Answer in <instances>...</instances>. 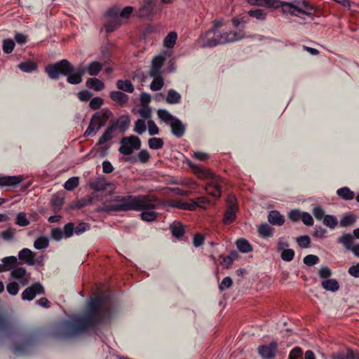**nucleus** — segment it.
Segmentation results:
<instances>
[{
	"instance_id": "obj_1",
	"label": "nucleus",
	"mask_w": 359,
	"mask_h": 359,
	"mask_svg": "<svg viewBox=\"0 0 359 359\" xmlns=\"http://www.w3.org/2000/svg\"><path fill=\"white\" fill-rule=\"evenodd\" d=\"M118 311V304L110 295L101 294L91 297L86 311L71 320H62L60 323V331L64 338L80 335L97 323L109 320Z\"/></svg>"
},
{
	"instance_id": "obj_2",
	"label": "nucleus",
	"mask_w": 359,
	"mask_h": 359,
	"mask_svg": "<svg viewBox=\"0 0 359 359\" xmlns=\"http://www.w3.org/2000/svg\"><path fill=\"white\" fill-rule=\"evenodd\" d=\"M252 6H264L269 8H281L283 13L301 17L302 15L311 16L313 7L305 1H294L292 2L282 1L280 0H246Z\"/></svg>"
},
{
	"instance_id": "obj_3",
	"label": "nucleus",
	"mask_w": 359,
	"mask_h": 359,
	"mask_svg": "<svg viewBox=\"0 0 359 359\" xmlns=\"http://www.w3.org/2000/svg\"><path fill=\"white\" fill-rule=\"evenodd\" d=\"M243 30L225 31L224 29H210L202 38V47H214L228 43H232L245 38Z\"/></svg>"
},
{
	"instance_id": "obj_4",
	"label": "nucleus",
	"mask_w": 359,
	"mask_h": 359,
	"mask_svg": "<svg viewBox=\"0 0 359 359\" xmlns=\"http://www.w3.org/2000/svg\"><path fill=\"white\" fill-rule=\"evenodd\" d=\"M137 201L130 196H116L109 204H103L97 208L98 212H107L118 211H128L130 209H137Z\"/></svg>"
},
{
	"instance_id": "obj_5",
	"label": "nucleus",
	"mask_w": 359,
	"mask_h": 359,
	"mask_svg": "<svg viewBox=\"0 0 359 359\" xmlns=\"http://www.w3.org/2000/svg\"><path fill=\"white\" fill-rule=\"evenodd\" d=\"M45 72L51 80H57L60 76H69L72 72L73 65L67 59L48 64L45 67Z\"/></svg>"
},
{
	"instance_id": "obj_6",
	"label": "nucleus",
	"mask_w": 359,
	"mask_h": 359,
	"mask_svg": "<svg viewBox=\"0 0 359 359\" xmlns=\"http://www.w3.org/2000/svg\"><path fill=\"white\" fill-rule=\"evenodd\" d=\"M137 201V209L130 210L142 211L141 218L146 222H151L156 219L157 213L155 212L156 201L151 202L148 196H130Z\"/></svg>"
},
{
	"instance_id": "obj_7",
	"label": "nucleus",
	"mask_w": 359,
	"mask_h": 359,
	"mask_svg": "<svg viewBox=\"0 0 359 359\" xmlns=\"http://www.w3.org/2000/svg\"><path fill=\"white\" fill-rule=\"evenodd\" d=\"M158 118L169 126L172 133L177 137H181L185 132V126L177 117L172 116L165 109H158Z\"/></svg>"
},
{
	"instance_id": "obj_8",
	"label": "nucleus",
	"mask_w": 359,
	"mask_h": 359,
	"mask_svg": "<svg viewBox=\"0 0 359 359\" xmlns=\"http://www.w3.org/2000/svg\"><path fill=\"white\" fill-rule=\"evenodd\" d=\"M37 335L36 332L22 334V340L15 344L13 352L17 355L29 354L34 345Z\"/></svg>"
},
{
	"instance_id": "obj_9",
	"label": "nucleus",
	"mask_w": 359,
	"mask_h": 359,
	"mask_svg": "<svg viewBox=\"0 0 359 359\" xmlns=\"http://www.w3.org/2000/svg\"><path fill=\"white\" fill-rule=\"evenodd\" d=\"M121 147L118 151L126 156L130 155L133 151L138 150L141 147V141L137 136L132 135L130 137H124L121 140Z\"/></svg>"
},
{
	"instance_id": "obj_10",
	"label": "nucleus",
	"mask_w": 359,
	"mask_h": 359,
	"mask_svg": "<svg viewBox=\"0 0 359 359\" xmlns=\"http://www.w3.org/2000/svg\"><path fill=\"white\" fill-rule=\"evenodd\" d=\"M228 206L225 210L223 222L228 225L231 224L236 219V214L238 210L236 199L233 196H229L227 199Z\"/></svg>"
},
{
	"instance_id": "obj_11",
	"label": "nucleus",
	"mask_w": 359,
	"mask_h": 359,
	"mask_svg": "<svg viewBox=\"0 0 359 359\" xmlns=\"http://www.w3.org/2000/svg\"><path fill=\"white\" fill-rule=\"evenodd\" d=\"M156 7L155 0H143L137 12L138 16L143 19H150L155 13Z\"/></svg>"
},
{
	"instance_id": "obj_12",
	"label": "nucleus",
	"mask_w": 359,
	"mask_h": 359,
	"mask_svg": "<svg viewBox=\"0 0 359 359\" xmlns=\"http://www.w3.org/2000/svg\"><path fill=\"white\" fill-rule=\"evenodd\" d=\"M45 289L41 283L36 282L30 287H27L22 293V299L26 301L33 300L36 295L44 294Z\"/></svg>"
},
{
	"instance_id": "obj_13",
	"label": "nucleus",
	"mask_w": 359,
	"mask_h": 359,
	"mask_svg": "<svg viewBox=\"0 0 359 359\" xmlns=\"http://www.w3.org/2000/svg\"><path fill=\"white\" fill-rule=\"evenodd\" d=\"M257 350L258 353L263 359H272L276 355L278 344L273 341L267 345L259 346Z\"/></svg>"
},
{
	"instance_id": "obj_14",
	"label": "nucleus",
	"mask_w": 359,
	"mask_h": 359,
	"mask_svg": "<svg viewBox=\"0 0 359 359\" xmlns=\"http://www.w3.org/2000/svg\"><path fill=\"white\" fill-rule=\"evenodd\" d=\"M153 78V81L150 85V88L152 90H157V55H154L151 60V69L147 72L146 74L142 73V81H145V80L149 78Z\"/></svg>"
},
{
	"instance_id": "obj_15",
	"label": "nucleus",
	"mask_w": 359,
	"mask_h": 359,
	"mask_svg": "<svg viewBox=\"0 0 359 359\" xmlns=\"http://www.w3.org/2000/svg\"><path fill=\"white\" fill-rule=\"evenodd\" d=\"M221 179L218 177L210 180L205 186L206 192L215 198H219L221 196Z\"/></svg>"
},
{
	"instance_id": "obj_16",
	"label": "nucleus",
	"mask_w": 359,
	"mask_h": 359,
	"mask_svg": "<svg viewBox=\"0 0 359 359\" xmlns=\"http://www.w3.org/2000/svg\"><path fill=\"white\" fill-rule=\"evenodd\" d=\"M171 55L170 50H163L158 54V90L164 86V80L162 75L165 72V69H162V67L167 57Z\"/></svg>"
},
{
	"instance_id": "obj_17",
	"label": "nucleus",
	"mask_w": 359,
	"mask_h": 359,
	"mask_svg": "<svg viewBox=\"0 0 359 359\" xmlns=\"http://www.w3.org/2000/svg\"><path fill=\"white\" fill-rule=\"evenodd\" d=\"M87 72V67H75L73 66L72 73H69L67 81L72 85H77L82 82V77Z\"/></svg>"
},
{
	"instance_id": "obj_18",
	"label": "nucleus",
	"mask_w": 359,
	"mask_h": 359,
	"mask_svg": "<svg viewBox=\"0 0 359 359\" xmlns=\"http://www.w3.org/2000/svg\"><path fill=\"white\" fill-rule=\"evenodd\" d=\"M22 176H1L0 175V187H16L22 181Z\"/></svg>"
},
{
	"instance_id": "obj_19",
	"label": "nucleus",
	"mask_w": 359,
	"mask_h": 359,
	"mask_svg": "<svg viewBox=\"0 0 359 359\" xmlns=\"http://www.w3.org/2000/svg\"><path fill=\"white\" fill-rule=\"evenodd\" d=\"M268 222L275 226H282L285 218L278 210H271L268 215Z\"/></svg>"
},
{
	"instance_id": "obj_20",
	"label": "nucleus",
	"mask_w": 359,
	"mask_h": 359,
	"mask_svg": "<svg viewBox=\"0 0 359 359\" xmlns=\"http://www.w3.org/2000/svg\"><path fill=\"white\" fill-rule=\"evenodd\" d=\"M109 97L113 101L118 103L120 106H124L129 100L128 95L120 90L111 91Z\"/></svg>"
},
{
	"instance_id": "obj_21",
	"label": "nucleus",
	"mask_w": 359,
	"mask_h": 359,
	"mask_svg": "<svg viewBox=\"0 0 359 359\" xmlns=\"http://www.w3.org/2000/svg\"><path fill=\"white\" fill-rule=\"evenodd\" d=\"M354 236L349 233H343L337 238V243L341 244L345 249L350 250L353 247Z\"/></svg>"
},
{
	"instance_id": "obj_22",
	"label": "nucleus",
	"mask_w": 359,
	"mask_h": 359,
	"mask_svg": "<svg viewBox=\"0 0 359 359\" xmlns=\"http://www.w3.org/2000/svg\"><path fill=\"white\" fill-rule=\"evenodd\" d=\"M65 197L63 193H56L55 194L51 199V204L54 211H59L64 203Z\"/></svg>"
},
{
	"instance_id": "obj_23",
	"label": "nucleus",
	"mask_w": 359,
	"mask_h": 359,
	"mask_svg": "<svg viewBox=\"0 0 359 359\" xmlns=\"http://www.w3.org/2000/svg\"><path fill=\"white\" fill-rule=\"evenodd\" d=\"M88 88L93 89L95 91H100L104 88V83L97 78H89L86 83Z\"/></svg>"
},
{
	"instance_id": "obj_24",
	"label": "nucleus",
	"mask_w": 359,
	"mask_h": 359,
	"mask_svg": "<svg viewBox=\"0 0 359 359\" xmlns=\"http://www.w3.org/2000/svg\"><path fill=\"white\" fill-rule=\"evenodd\" d=\"M322 287L327 291L337 292L339 289V284L336 279H327L322 281Z\"/></svg>"
},
{
	"instance_id": "obj_25",
	"label": "nucleus",
	"mask_w": 359,
	"mask_h": 359,
	"mask_svg": "<svg viewBox=\"0 0 359 359\" xmlns=\"http://www.w3.org/2000/svg\"><path fill=\"white\" fill-rule=\"evenodd\" d=\"M356 219V216L353 213L346 214L341 218L339 225L343 228L351 226L355 223Z\"/></svg>"
},
{
	"instance_id": "obj_26",
	"label": "nucleus",
	"mask_w": 359,
	"mask_h": 359,
	"mask_svg": "<svg viewBox=\"0 0 359 359\" xmlns=\"http://www.w3.org/2000/svg\"><path fill=\"white\" fill-rule=\"evenodd\" d=\"M36 256V254L29 248H23L18 252L19 259L29 265V260H32Z\"/></svg>"
},
{
	"instance_id": "obj_27",
	"label": "nucleus",
	"mask_w": 359,
	"mask_h": 359,
	"mask_svg": "<svg viewBox=\"0 0 359 359\" xmlns=\"http://www.w3.org/2000/svg\"><path fill=\"white\" fill-rule=\"evenodd\" d=\"M130 123L129 117L126 115L121 116L116 121H114L111 125H115L121 132L124 133L128 128Z\"/></svg>"
},
{
	"instance_id": "obj_28",
	"label": "nucleus",
	"mask_w": 359,
	"mask_h": 359,
	"mask_svg": "<svg viewBox=\"0 0 359 359\" xmlns=\"http://www.w3.org/2000/svg\"><path fill=\"white\" fill-rule=\"evenodd\" d=\"M115 129V125H110L105 130L104 133L99 138V140L97 143V145H102L106 142L111 140L113 138V133Z\"/></svg>"
},
{
	"instance_id": "obj_29",
	"label": "nucleus",
	"mask_w": 359,
	"mask_h": 359,
	"mask_svg": "<svg viewBox=\"0 0 359 359\" xmlns=\"http://www.w3.org/2000/svg\"><path fill=\"white\" fill-rule=\"evenodd\" d=\"M90 188L97 191H104L107 188L104 178H96L89 183Z\"/></svg>"
},
{
	"instance_id": "obj_30",
	"label": "nucleus",
	"mask_w": 359,
	"mask_h": 359,
	"mask_svg": "<svg viewBox=\"0 0 359 359\" xmlns=\"http://www.w3.org/2000/svg\"><path fill=\"white\" fill-rule=\"evenodd\" d=\"M177 34L176 32H170L163 40V46L168 49L172 48L177 41Z\"/></svg>"
},
{
	"instance_id": "obj_31",
	"label": "nucleus",
	"mask_w": 359,
	"mask_h": 359,
	"mask_svg": "<svg viewBox=\"0 0 359 359\" xmlns=\"http://www.w3.org/2000/svg\"><path fill=\"white\" fill-rule=\"evenodd\" d=\"M103 67V65L97 61H93L87 67V72L90 76H97Z\"/></svg>"
},
{
	"instance_id": "obj_32",
	"label": "nucleus",
	"mask_w": 359,
	"mask_h": 359,
	"mask_svg": "<svg viewBox=\"0 0 359 359\" xmlns=\"http://www.w3.org/2000/svg\"><path fill=\"white\" fill-rule=\"evenodd\" d=\"M236 247L242 253H248L252 251V247L250 243L245 238H239L236 241Z\"/></svg>"
},
{
	"instance_id": "obj_33",
	"label": "nucleus",
	"mask_w": 359,
	"mask_h": 359,
	"mask_svg": "<svg viewBox=\"0 0 359 359\" xmlns=\"http://www.w3.org/2000/svg\"><path fill=\"white\" fill-rule=\"evenodd\" d=\"M116 87L126 93H132L134 91V86L129 80H118L116 82Z\"/></svg>"
},
{
	"instance_id": "obj_34",
	"label": "nucleus",
	"mask_w": 359,
	"mask_h": 359,
	"mask_svg": "<svg viewBox=\"0 0 359 359\" xmlns=\"http://www.w3.org/2000/svg\"><path fill=\"white\" fill-rule=\"evenodd\" d=\"M18 67L22 72L26 73H31L37 69V65L31 60L20 62Z\"/></svg>"
},
{
	"instance_id": "obj_35",
	"label": "nucleus",
	"mask_w": 359,
	"mask_h": 359,
	"mask_svg": "<svg viewBox=\"0 0 359 359\" xmlns=\"http://www.w3.org/2000/svg\"><path fill=\"white\" fill-rule=\"evenodd\" d=\"M17 258L15 256L6 257L1 259V266L4 271H9L17 264Z\"/></svg>"
},
{
	"instance_id": "obj_36",
	"label": "nucleus",
	"mask_w": 359,
	"mask_h": 359,
	"mask_svg": "<svg viewBox=\"0 0 359 359\" xmlns=\"http://www.w3.org/2000/svg\"><path fill=\"white\" fill-rule=\"evenodd\" d=\"M337 195L346 201H350L353 199L355 194L348 187H344L339 189L337 191Z\"/></svg>"
},
{
	"instance_id": "obj_37",
	"label": "nucleus",
	"mask_w": 359,
	"mask_h": 359,
	"mask_svg": "<svg viewBox=\"0 0 359 359\" xmlns=\"http://www.w3.org/2000/svg\"><path fill=\"white\" fill-rule=\"evenodd\" d=\"M258 233L262 238H269L273 236V229L269 224H262L258 227Z\"/></svg>"
},
{
	"instance_id": "obj_38",
	"label": "nucleus",
	"mask_w": 359,
	"mask_h": 359,
	"mask_svg": "<svg viewBox=\"0 0 359 359\" xmlns=\"http://www.w3.org/2000/svg\"><path fill=\"white\" fill-rule=\"evenodd\" d=\"M181 100V95L180 93L176 92L175 90L171 89L168 92V95L165 98V101L167 103L170 104H177Z\"/></svg>"
},
{
	"instance_id": "obj_39",
	"label": "nucleus",
	"mask_w": 359,
	"mask_h": 359,
	"mask_svg": "<svg viewBox=\"0 0 359 359\" xmlns=\"http://www.w3.org/2000/svg\"><path fill=\"white\" fill-rule=\"evenodd\" d=\"M323 223L325 226L330 228V229H334L337 224V218L333 215H327L325 216Z\"/></svg>"
},
{
	"instance_id": "obj_40",
	"label": "nucleus",
	"mask_w": 359,
	"mask_h": 359,
	"mask_svg": "<svg viewBox=\"0 0 359 359\" xmlns=\"http://www.w3.org/2000/svg\"><path fill=\"white\" fill-rule=\"evenodd\" d=\"M170 230L172 235L177 239H182L184 235V229L182 224H171Z\"/></svg>"
},
{
	"instance_id": "obj_41",
	"label": "nucleus",
	"mask_w": 359,
	"mask_h": 359,
	"mask_svg": "<svg viewBox=\"0 0 359 359\" xmlns=\"http://www.w3.org/2000/svg\"><path fill=\"white\" fill-rule=\"evenodd\" d=\"M48 245H49V241L45 236H40V237L37 238L34 243V247L36 250L46 249L48 247Z\"/></svg>"
},
{
	"instance_id": "obj_42",
	"label": "nucleus",
	"mask_w": 359,
	"mask_h": 359,
	"mask_svg": "<svg viewBox=\"0 0 359 359\" xmlns=\"http://www.w3.org/2000/svg\"><path fill=\"white\" fill-rule=\"evenodd\" d=\"M248 14L249 16L255 18L259 20H264L266 16V13L264 10L259 8L250 10L248 12Z\"/></svg>"
},
{
	"instance_id": "obj_43",
	"label": "nucleus",
	"mask_w": 359,
	"mask_h": 359,
	"mask_svg": "<svg viewBox=\"0 0 359 359\" xmlns=\"http://www.w3.org/2000/svg\"><path fill=\"white\" fill-rule=\"evenodd\" d=\"M15 42L11 39H6L2 42V50L4 53L10 54L13 52L15 48Z\"/></svg>"
},
{
	"instance_id": "obj_44",
	"label": "nucleus",
	"mask_w": 359,
	"mask_h": 359,
	"mask_svg": "<svg viewBox=\"0 0 359 359\" xmlns=\"http://www.w3.org/2000/svg\"><path fill=\"white\" fill-rule=\"evenodd\" d=\"M192 203H194V209L196 207L205 208L208 205H210L211 201L206 196H201L196 199L191 200Z\"/></svg>"
},
{
	"instance_id": "obj_45",
	"label": "nucleus",
	"mask_w": 359,
	"mask_h": 359,
	"mask_svg": "<svg viewBox=\"0 0 359 359\" xmlns=\"http://www.w3.org/2000/svg\"><path fill=\"white\" fill-rule=\"evenodd\" d=\"M353 357V351L348 349L346 352L339 351L334 353L331 358L332 359H351Z\"/></svg>"
},
{
	"instance_id": "obj_46",
	"label": "nucleus",
	"mask_w": 359,
	"mask_h": 359,
	"mask_svg": "<svg viewBox=\"0 0 359 359\" xmlns=\"http://www.w3.org/2000/svg\"><path fill=\"white\" fill-rule=\"evenodd\" d=\"M176 200L175 199H165L161 201L158 199V208H163L169 210L170 208H175Z\"/></svg>"
},
{
	"instance_id": "obj_47",
	"label": "nucleus",
	"mask_w": 359,
	"mask_h": 359,
	"mask_svg": "<svg viewBox=\"0 0 359 359\" xmlns=\"http://www.w3.org/2000/svg\"><path fill=\"white\" fill-rule=\"evenodd\" d=\"M79 183V179L78 177H72L65 182L64 187L67 191H73L78 187Z\"/></svg>"
},
{
	"instance_id": "obj_48",
	"label": "nucleus",
	"mask_w": 359,
	"mask_h": 359,
	"mask_svg": "<svg viewBox=\"0 0 359 359\" xmlns=\"http://www.w3.org/2000/svg\"><path fill=\"white\" fill-rule=\"evenodd\" d=\"M118 27L119 20L116 18L109 19V21L104 25L105 31L107 33L114 32Z\"/></svg>"
},
{
	"instance_id": "obj_49",
	"label": "nucleus",
	"mask_w": 359,
	"mask_h": 359,
	"mask_svg": "<svg viewBox=\"0 0 359 359\" xmlns=\"http://www.w3.org/2000/svg\"><path fill=\"white\" fill-rule=\"evenodd\" d=\"M175 208H178L180 210H194V203H188L183 200H176Z\"/></svg>"
},
{
	"instance_id": "obj_50",
	"label": "nucleus",
	"mask_w": 359,
	"mask_h": 359,
	"mask_svg": "<svg viewBox=\"0 0 359 359\" xmlns=\"http://www.w3.org/2000/svg\"><path fill=\"white\" fill-rule=\"evenodd\" d=\"M27 273H28L27 272V270L24 267H16V268H14L11 272V278H14V279H20L21 278H23V276H25V275H27Z\"/></svg>"
},
{
	"instance_id": "obj_51",
	"label": "nucleus",
	"mask_w": 359,
	"mask_h": 359,
	"mask_svg": "<svg viewBox=\"0 0 359 359\" xmlns=\"http://www.w3.org/2000/svg\"><path fill=\"white\" fill-rule=\"evenodd\" d=\"M15 223L18 226L24 227L29 224V221L27 219L26 214L23 212H20L16 216Z\"/></svg>"
},
{
	"instance_id": "obj_52",
	"label": "nucleus",
	"mask_w": 359,
	"mask_h": 359,
	"mask_svg": "<svg viewBox=\"0 0 359 359\" xmlns=\"http://www.w3.org/2000/svg\"><path fill=\"white\" fill-rule=\"evenodd\" d=\"M147 130L144 120L139 118L135 121L134 131L139 135H142Z\"/></svg>"
},
{
	"instance_id": "obj_53",
	"label": "nucleus",
	"mask_w": 359,
	"mask_h": 359,
	"mask_svg": "<svg viewBox=\"0 0 359 359\" xmlns=\"http://www.w3.org/2000/svg\"><path fill=\"white\" fill-rule=\"evenodd\" d=\"M297 243L300 248H307L310 246L311 238L309 236H300L297 238Z\"/></svg>"
},
{
	"instance_id": "obj_54",
	"label": "nucleus",
	"mask_w": 359,
	"mask_h": 359,
	"mask_svg": "<svg viewBox=\"0 0 359 359\" xmlns=\"http://www.w3.org/2000/svg\"><path fill=\"white\" fill-rule=\"evenodd\" d=\"M319 257L314 255H308L304 257L303 262L309 266H313L319 262Z\"/></svg>"
},
{
	"instance_id": "obj_55",
	"label": "nucleus",
	"mask_w": 359,
	"mask_h": 359,
	"mask_svg": "<svg viewBox=\"0 0 359 359\" xmlns=\"http://www.w3.org/2000/svg\"><path fill=\"white\" fill-rule=\"evenodd\" d=\"M6 290L11 295H16L19 292V284L15 281L10 282L6 285Z\"/></svg>"
},
{
	"instance_id": "obj_56",
	"label": "nucleus",
	"mask_w": 359,
	"mask_h": 359,
	"mask_svg": "<svg viewBox=\"0 0 359 359\" xmlns=\"http://www.w3.org/2000/svg\"><path fill=\"white\" fill-rule=\"evenodd\" d=\"M294 251L288 248L281 252L280 257L283 261L290 262L294 259Z\"/></svg>"
},
{
	"instance_id": "obj_57",
	"label": "nucleus",
	"mask_w": 359,
	"mask_h": 359,
	"mask_svg": "<svg viewBox=\"0 0 359 359\" xmlns=\"http://www.w3.org/2000/svg\"><path fill=\"white\" fill-rule=\"evenodd\" d=\"M74 224L73 222H68L66 224L62 229L64 238H70L74 236Z\"/></svg>"
},
{
	"instance_id": "obj_58",
	"label": "nucleus",
	"mask_w": 359,
	"mask_h": 359,
	"mask_svg": "<svg viewBox=\"0 0 359 359\" xmlns=\"http://www.w3.org/2000/svg\"><path fill=\"white\" fill-rule=\"evenodd\" d=\"M90 226L88 224L85 222L79 223L77 226L74 225V234L81 235L85 231L88 230Z\"/></svg>"
},
{
	"instance_id": "obj_59",
	"label": "nucleus",
	"mask_w": 359,
	"mask_h": 359,
	"mask_svg": "<svg viewBox=\"0 0 359 359\" xmlns=\"http://www.w3.org/2000/svg\"><path fill=\"white\" fill-rule=\"evenodd\" d=\"M232 284H233L232 279L229 276H226L224 278H223L222 282L219 283V289L221 291H224L226 289L229 288L232 285Z\"/></svg>"
},
{
	"instance_id": "obj_60",
	"label": "nucleus",
	"mask_w": 359,
	"mask_h": 359,
	"mask_svg": "<svg viewBox=\"0 0 359 359\" xmlns=\"http://www.w3.org/2000/svg\"><path fill=\"white\" fill-rule=\"evenodd\" d=\"M97 114H99L100 120H102V122H104V123L113 116L112 112L108 109H103L101 111H97Z\"/></svg>"
},
{
	"instance_id": "obj_61",
	"label": "nucleus",
	"mask_w": 359,
	"mask_h": 359,
	"mask_svg": "<svg viewBox=\"0 0 359 359\" xmlns=\"http://www.w3.org/2000/svg\"><path fill=\"white\" fill-rule=\"evenodd\" d=\"M312 212L317 220H321L323 218L324 219L326 215L325 214V211L320 206L314 207Z\"/></svg>"
},
{
	"instance_id": "obj_62",
	"label": "nucleus",
	"mask_w": 359,
	"mask_h": 359,
	"mask_svg": "<svg viewBox=\"0 0 359 359\" xmlns=\"http://www.w3.org/2000/svg\"><path fill=\"white\" fill-rule=\"evenodd\" d=\"M51 237L56 241H60L64 238L62 229L60 228H53L51 231Z\"/></svg>"
},
{
	"instance_id": "obj_63",
	"label": "nucleus",
	"mask_w": 359,
	"mask_h": 359,
	"mask_svg": "<svg viewBox=\"0 0 359 359\" xmlns=\"http://www.w3.org/2000/svg\"><path fill=\"white\" fill-rule=\"evenodd\" d=\"M103 104V100L99 97H95L91 99L89 106L93 109H99Z\"/></svg>"
},
{
	"instance_id": "obj_64",
	"label": "nucleus",
	"mask_w": 359,
	"mask_h": 359,
	"mask_svg": "<svg viewBox=\"0 0 359 359\" xmlns=\"http://www.w3.org/2000/svg\"><path fill=\"white\" fill-rule=\"evenodd\" d=\"M302 349L299 346H296L290 352L288 358L290 359H298L299 358L302 357Z\"/></svg>"
}]
</instances>
